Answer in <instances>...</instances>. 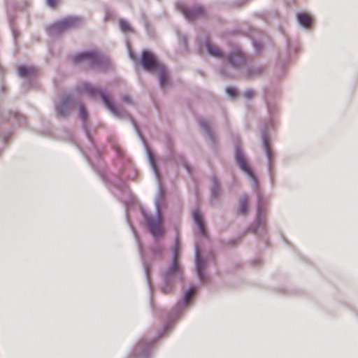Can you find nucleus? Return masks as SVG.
<instances>
[{
	"label": "nucleus",
	"instance_id": "1",
	"mask_svg": "<svg viewBox=\"0 0 358 358\" xmlns=\"http://www.w3.org/2000/svg\"><path fill=\"white\" fill-rule=\"evenodd\" d=\"M88 141L90 145L87 151L85 152L80 148L78 152L85 158L93 171L99 175L113 194L122 203L126 220L134 236V226L130 217V210L134 207V195L127 183V179L131 178L133 167L126 157L125 151L120 147L114 138L111 136L108 138V143L115 153V159L118 160L120 164L119 174L116 176L108 172L105 169L102 162L103 151L96 146L94 139ZM116 163L117 164V162Z\"/></svg>",
	"mask_w": 358,
	"mask_h": 358
},
{
	"label": "nucleus",
	"instance_id": "2",
	"mask_svg": "<svg viewBox=\"0 0 358 358\" xmlns=\"http://www.w3.org/2000/svg\"><path fill=\"white\" fill-rule=\"evenodd\" d=\"M80 90L83 92L87 94L90 99H95L99 98L104 107L115 117L118 119L128 118L134 128V117L132 115L127 114L116 106L106 88L94 85L87 81H85L82 83Z\"/></svg>",
	"mask_w": 358,
	"mask_h": 358
},
{
	"label": "nucleus",
	"instance_id": "3",
	"mask_svg": "<svg viewBox=\"0 0 358 358\" xmlns=\"http://www.w3.org/2000/svg\"><path fill=\"white\" fill-rule=\"evenodd\" d=\"M13 117L20 127L26 125V117L18 111L2 110L0 112V153L4 148L9 137L12 135L14 127L9 123V119Z\"/></svg>",
	"mask_w": 358,
	"mask_h": 358
},
{
	"label": "nucleus",
	"instance_id": "4",
	"mask_svg": "<svg viewBox=\"0 0 358 358\" xmlns=\"http://www.w3.org/2000/svg\"><path fill=\"white\" fill-rule=\"evenodd\" d=\"M87 62L90 66L99 70L106 71L110 68V61L96 49H88L78 52L73 57L75 64Z\"/></svg>",
	"mask_w": 358,
	"mask_h": 358
},
{
	"label": "nucleus",
	"instance_id": "5",
	"mask_svg": "<svg viewBox=\"0 0 358 358\" xmlns=\"http://www.w3.org/2000/svg\"><path fill=\"white\" fill-rule=\"evenodd\" d=\"M83 22V18L78 15H67L56 20L46 27V31L51 36H56L68 30L78 27Z\"/></svg>",
	"mask_w": 358,
	"mask_h": 358
},
{
	"label": "nucleus",
	"instance_id": "6",
	"mask_svg": "<svg viewBox=\"0 0 358 358\" xmlns=\"http://www.w3.org/2000/svg\"><path fill=\"white\" fill-rule=\"evenodd\" d=\"M143 68L151 72L157 73L159 77L160 85L164 87L168 83V73L165 66L158 62L152 53L145 51L142 56Z\"/></svg>",
	"mask_w": 358,
	"mask_h": 358
},
{
	"label": "nucleus",
	"instance_id": "7",
	"mask_svg": "<svg viewBox=\"0 0 358 358\" xmlns=\"http://www.w3.org/2000/svg\"><path fill=\"white\" fill-rule=\"evenodd\" d=\"M78 98L71 94H65L61 96L60 100L55 104V110L59 119H64L69 111L76 107Z\"/></svg>",
	"mask_w": 358,
	"mask_h": 358
},
{
	"label": "nucleus",
	"instance_id": "8",
	"mask_svg": "<svg viewBox=\"0 0 358 358\" xmlns=\"http://www.w3.org/2000/svg\"><path fill=\"white\" fill-rule=\"evenodd\" d=\"M76 107L78 108V117L81 121L82 130L88 140H92V124L88 119V111L86 106L78 98L76 102Z\"/></svg>",
	"mask_w": 358,
	"mask_h": 358
},
{
	"label": "nucleus",
	"instance_id": "9",
	"mask_svg": "<svg viewBox=\"0 0 358 358\" xmlns=\"http://www.w3.org/2000/svg\"><path fill=\"white\" fill-rule=\"evenodd\" d=\"M146 220L149 230L155 237H159L164 234L163 218L159 212L154 217H148Z\"/></svg>",
	"mask_w": 358,
	"mask_h": 358
},
{
	"label": "nucleus",
	"instance_id": "10",
	"mask_svg": "<svg viewBox=\"0 0 358 358\" xmlns=\"http://www.w3.org/2000/svg\"><path fill=\"white\" fill-rule=\"evenodd\" d=\"M178 8L189 21H194L206 16V10L201 6H196L191 8L181 6Z\"/></svg>",
	"mask_w": 358,
	"mask_h": 358
},
{
	"label": "nucleus",
	"instance_id": "11",
	"mask_svg": "<svg viewBox=\"0 0 358 358\" xmlns=\"http://www.w3.org/2000/svg\"><path fill=\"white\" fill-rule=\"evenodd\" d=\"M18 76L24 79L27 83L34 80L37 73V69L31 66L20 64L17 66Z\"/></svg>",
	"mask_w": 358,
	"mask_h": 358
},
{
	"label": "nucleus",
	"instance_id": "12",
	"mask_svg": "<svg viewBox=\"0 0 358 358\" xmlns=\"http://www.w3.org/2000/svg\"><path fill=\"white\" fill-rule=\"evenodd\" d=\"M229 62L234 67H241L245 64V58L241 50H235L229 57Z\"/></svg>",
	"mask_w": 358,
	"mask_h": 358
},
{
	"label": "nucleus",
	"instance_id": "13",
	"mask_svg": "<svg viewBox=\"0 0 358 358\" xmlns=\"http://www.w3.org/2000/svg\"><path fill=\"white\" fill-rule=\"evenodd\" d=\"M236 158L241 169L247 173L249 176H253L252 171L249 167L247 161L245 160L243 155L240 151H237Z\"/></svg>",
	"mask_w": 358,
	"mask_h": 358
},
{
	"label": "nucleus",
	"instance_id": "14",
	"mask_svg": "<svg viewBox=\"0 0 358 358\" xmlns=\"http://www.w3.org/2000/svg\"><path fill=\"white\" fill-rule=\"evenodd\" d=\"M63 138L71 143L73 144L79 151L81 147L78 143L73 131L69 128H64L63 129Z\"/></svg>",
	"mask_w": 358,
	"mask_h": 358
},
{
	"label": "nucleus",
	"instance_id": "15",
	"mask_svg": "<svg viewBox=\"0 0 358 358\" xmlns=\"http://www.w3.org/2000/svg\"><path fill=\"white\" fill-rule=\"evenodd\" d=\"M193 216H194V221H195L196 224H197V227L200 231V233L203 236H206V229H205V226H204V223L203 221V217H202L201 214L200 213V212L199 210H195L193 213Z\"/></svg>",
	"mask_w": 358,
	"mask_h": 358
},
{
	"label": "nucleus",
	"instance_id": "16",
	"mask_svg": "<svg viewBox=\"0 0 358 358\" xmlns=\"http://www.w3.org/2000/svg\"><path fill=\"white\" fill-rule=\"evenodd\" d=\"M297 19L300 24L304 27H309L313 22L312 17L306 13H299Z\"/></svg>",
	"mask_w": 358,
	"mask_h": 358
},
{
	"label": "nucleus",
	"instance_id": "17",
	"mask_svg": "<svg viewBox=\"0 0 358 358\" xmlns=\"http://www.w3.org/2000/svg\"><path fill=\"white\" fill-rule=\"evenodd\" d=\"M206 47L209 54L212 56L217 58H221L222 57V51L218 48L213 45L209 41L206 42Z\"/></svg>",
	"mask_w": 358,
	"mask_h": 358
},
{
	"label": "nucleus",
	"instance_id": "18",
	"mask_svg": "<svg viewBox=\"0 0 358 358\" xmlns=\"http://www.w3.org/2000/svg\"><path fill=\"white\" fill-rule=\"evenodd\" d=\"M7 17H8V24H9V27H10L11 32H12V36H13V40L15 41L19 35V33H18L17 29L14 26L15 16L10 14L9 12L8 11Z\"/></svg>",
	"mask_w": 358,
	"mask_h": 358
},
{
	"label": "nucleus",
	"instance_id": "19",
	"mask_svg": "<svg viewBox=\"0 0 358 358\" xmlns=\"http://www.w3.org/2000/svg\"><path fill=\"white\" fill-rule=\"evenodd\" d=\"M119 29L122 32H127L131 30L132 27L130 23L125 19L121 18L119 20Z\"/></svg>",
	"mask_w": 358,
	"mask_h": 358
},
{
	"label": "nucleus",
	"instance_id": "20",
	"mask_svg": "<svg viewBox=\"0 0 358 358\" xmlns=\"http://www.w3.org/2000/svg\"><path fill=\"white\" fill-rule=\"evenodd\" d=\"M248 198L246 196H244L240 200V206H239V211L242 214H245L247 212L248 208Z\"/></svg>",
	"mask_w": 358,
	"mask_h": 358
},
{
	"label": "nucleus",
	"instance_id": "21",
	"mask_svg": "<svg viewBox=\"0 0 358 358\" xmlns=\"http://www.w3.org/2000/svg\"><path fill=\"white\" fill-rule=\"evenodd\" d=\"M179 255V245L178 243H176L174 248V259L173 264V270L176 271L178 268L177 258Z\"/></svg>",
	"mask_w": 358,
	"mask_h": 358
},
{
	"label": "nucleus",
	"instance_id": "22",
	"mask_svg": "<svg viewBox=\"0 0 358 358\" xmlns=\"http://www.w3.org/2000/svg\"><path fill=\"white\" fill-rule=\"evenodd\" d=\"M195 292H196V289L192 287L185 293V296H184V300L186 303H188L190 301L192 297L194 296Z\"/></svg>",
	"mask_w": 358,
	"mask_h": 358
},
{
	"label": "nucleus",
	"instance_id": "23",
	"mask_svg": "<svg viewBox=\"0 0 358 358\" xmlns=\"http://www.w3.org/2000/svg\"><path fill=\"white\" fill-rule=\"evenodd\" d=\"M126 48L130 59L134 62V52L132 50L131 43L126 41Z\"/></svg>",
	"mask_w": 358,
	"mask_h": 358
},
{
	"label": "nucleus",
	"instance_id": "24",
	"mask_svg": "<svg viewBox=\"0 0 358 358\" xmlns=\"http://www.w3.org/2000/svg\"><path fill=\"white\" fill-rule=\"evenodd\" d=\"M203 265L201 260L198 257L196 260V269L198 275L201 280H203V275L202 273Z\"/></svg>",
	"mask_w": 358,
	"mask_h": 358
},
{
	"label": "nucleus",
	"instance_id": "25",
	"mask_svg": "<svg viewBox=\"0 0 358 358\" xmlns=\"http://www.w3.org/2000/svg\"><path fill=\"white\" fill-rule=\"evenodd\" d=\"M58 1L59 0H45V3L48 7L55 8L57 5Z\"/></svg>",
	"mask_w": 358,
	"mask_h": 358
},
{
	"label": "nucleus",
	"instance_id": "26",
	"mask_svg": "<svg viewBox=\"0 0 358 358\" xmlns=\"http://www.w3.org/2000/svg\"><path fill=\"white\" fill-rule=\"evenodd\" d=\"M227 92L229 96L234 97L236 94V90L234 88L229 87L227 89Z\"/></svg>",
	"mask_w": 358,
	"mask_h": 358
},
{
	"label": "nucleus",
	"instance_id": "27",
	"mask_svg": "<svg viewBox=\"0 0 358 358\" xmlns=\"http://www.w3.org/2000/svg\"><path fill=\"white\" fill-rule=\"evenodd\" d=\"M122 100L124 103H132L131 98L127 94H124L122 97Z\"/></svg>",
	"mask_w": 358,
	"mask_h": 358
},
{
	"label": "nucleus",
	"instance_id": "28",
	"mask_svg": "<svg viewBox=\"0 0 358 358\" xmlns=\"http://www.w3.org/2000/svg\"><path fill=\"white\" fill-rule=\"evenodd\" d=\"M142 350V344L139 343L137 345V349H136V351H137V353L136 352V358H141V356L140 355V351Z\"/></svg>",
	"mask_w": 358,
	"mask_h": 358
},
{
	"label": "nucleus",
	"instance_id": "29",
	"mask_svg": "<svg viewBox=\"0 0 358 358\" xmlns=\"http://www.w3.org/2000/svg\"><path fill=\"white\" fill-rule=\"evenodd\" d=\"M245 94V96L246 98H248V99H249V98L252 97V96H254L255 93H254V92H253L252 90H247V91L245 92V94Z\"/></svg>",
	"mask_w": 358,
	"mask_h": 358
},
{
	"label": "nucleus",
	"instance_id": "30",
	"mask_svg": "<svg viewBox=\"0 0 358 358\" xmlns=\"http://www.w3.org/2000/svg\"><path fill=\"white\" fill-rule=\"evenodd\" d=\"M200 125L201 127L205 129V130H208V122L205 120H201L200 121Z\"/></svg>",
	"mask_w": 358,
	"mask_h": 358
},
{
	"label": "nucleus",
	"instance_id": "31",
	"mask_svg": "<svg viewBox=\"0 0 358 358\" xmlns=\"http://www.w3.org/2000/svg\"><path fill=\"white\" fill-rule=\"evenodd\" d=\"M265 148H266V153H267V155H268V157L269 158V159H271V150L268 148V145L265 143Z\"/></svg>",
	"mask_w": 358,
	"mask_h": 358
},
{
	"label": "nucleus",
	"instance_id": "32",
	"mask_svg": "<svg viewBox=\"0 0 358 358\" xmlns=\"http://www.w3.org/2000/svg\"><path fill=\"white\" fill-rule=\"evenodd\" d=\"M149 353H150V347H148V348H147L145 349V355L146 357H148V355H149Z\"/></svg>",
	"mask_w": 358,
	"mask_h": 358
},
{
	"label": "nucleus",
	"instance_id": "33",
	"mask_svg": "<svg viewBox=\"0 0 358 358\" xmlns=\"http://www.w3.org/2000/svg\"><path fill=\"white\" fill-rule=\"evenodd\" d=\"M51 134H52V131H51V130H50V129H47V134H45V136H51Z\"/></svg>",
	"mask_w": 358,
	"mask_h": 358
},
{
	"label": "nucleus",
	"instance_id": "34",
	"mask_svg": "<svg viewBox=\"0 0 358 358\" xmlns=\"http://www.w3.org/2000/svg\"><path fill=\"white\" fill-rule=\"evenodd\" d=\"M110 18V14L109 13H106V15H105V20H107Z\"/></svg>",
	"mask_w": 358,
	"mask_h": 358
}]
</instances>
